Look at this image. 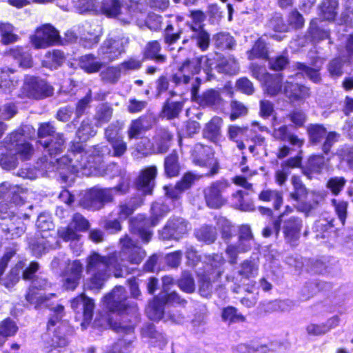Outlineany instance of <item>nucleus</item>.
<instances>
[{
	"instance_id": "nucleus-1",
	"label": "nucleus",
	"mask_w": 353,
	"mask_h": 353,
	"mask_svg": "<svg viewBox=\"0 0 353 353\" xmlns=\"http://www.w3.org/2000/svg\"><path fill=\"white\" fill-rule=\"evenodd\" d=\"M121 251L107 256L92 251L86 258L85 271L90 276L87 285L92 290H100L113 273L116 277L121 276L125 261L132 264H139L145 256V251L132 239L125 235L120 239Z\"/></svg>"
},
{
	"instance_id": "nucleus-2",
	"label": "nucleus",
	"mask_w": 353,
	"mask_h": 353,
	"mask_svg": "<svg viewBox=\"0 0 353 353\" xmlns=\"http://www.w3.org/2000/svg\"><path fill=\"white\" fill-rule=\"evenodd\" d=\"M109 144L111 149L107 145H97L85 150L81 143H72L68 153L59 160V166L67 168L72 172H77L85 166L97 168L103 161L104 155L120 158L128 149L127 143L123 137Z\"/></svg>"
},
{
	"instance_id": "nucleus-3",
	"label": "nucleus",
	"mask_w": 353,
	"mask_h": 353,
	"mask_svg": "<svg viewBox=\"0 0 353 353\" xmlns=\"http://www.w3.org/2000/svg\"><path fill=\"white\" fill-rule=\"evenodd\" d=\"M49 285L46 279L41 278H36L32 281L31 286L26 294V300L30 303L34 304L35 307H48L51 311L52 316L48 323V329L50 330L59 322L64 314V307L59 304L55 303L52 299H55V294H49L43 295L39 291L45 290Z\"/></svg>"
},
{
	"instance_id": "nucleus-4",
	"label": "nucleus",
	"mask_w": 353,
	"mask_h": 353,
	"mask_svg": "<svg viewBox=\"0 0 353 353\" xmlns=\"http://www.w3.org/2000/svg\"><path fill=\"white\" fill-rule=\"evenodd\" d=\"M127 301V296L124 288L122 286H117L108 294L104 296L103 303L105 307L112 312H119L116 314L114 317L109 319V323L110 321L114 322L123 323L121 320L123 316H125V323L123 324H128L130 319H134V316H137L135 323L138 321V314L137 305L132 307L128 306Z\"/></svg>"
},
{
	"instance_id": "nucleus-5",
	"label": "nucleus",
	"mask_w": 353,
	"mask_h": 353,
	"mask_svg": "<svg viewBox=\"0 0 353 353\" xmlns=\"http://www.w3.org/2000/svg\"><path fill=\"white\" fill-rule=\"evenodd\" d=\"M201 68V59H185L178 67L177 71L172 75L171 80L176 85H188L190 83L191 94L196 97L201 81L194 75L198 74Z\"/></svg>"
},
{
	"instance_id": "nucleus-6",
	"label": "nucleus",
	"mask_w": 353,
	"mask_h": 353,
	"mask_svg": "<svg viewBox=\"0 0 353 353\" xmlns=\"http://www.w3.org/2000/svg\"><path fill=\"white\" fill-rule=\"evenodd\" d=\"M169 211L170 208L168 204L159 202L154 203L151 207V217L150 219L139 216L131 221L130 228L132 232L137 233L145 243L149 242L152 233L148 226H155Z\"/></svg>"
},
{
	"instance_id": "nucleus-7",
	"label": "nucleus",
	"mask_w": 353,
	"mask_h": 353,
	"mask_svg": "<svg viewBox=\"0 0 353 353\" xmlns=\"http://www.w3.org/2000/svg\"><path fill=\"white\" fill-rule=\"evenodd\" d=\"M40 143L46 148L50 157L57 155L61 153L65 148V139L63 135L61 133H56L50 141H40ZM62 157L54 160L52 157L48 161L46 157L41 159L42 165H38V168L41 170H52L54 169L60 171L61 174H65V172H69L71 174H75L76 172H70L67 168H61L59 166V160Z\"/></svg>"
},
{
	"instance_id": "nucleus-8",
	"label": "nucleus",
	"mask_w": 353,
	"mask_h": 353,
	"mask_svg": "<svg viewBox=\"0 0 353 353\" xmlns=\"http://www.w3.org/2000/svg\"><path fill=\"white\" fill-rule=\"evenodd\" d=\"M125 316L122 317L121 320L123 321V323L120 321L117 322V321L112 322L110 321V327L119 334H125L126 338L119 339L112 346V349L108 352V353H128L129 347L135 339L134 336V330L137 316H134L133 320L130 319L128 324L124 325L123 323H125Z\"/></svg>"
},
{
	"instance_id": "nucleus-9",
	"label": "nucleus",
	"mask_w": 353,
	"mask_h": 353,
	"mask_svg": "<svg viewBox=\"0 0 353 353\" xmlns=\"http://www.w3.org/2000/svg\"><path fill=\"white\" fill-rule=\"evenodd\" d=\"M54 94V88L45 79L34 76H26L23 81V97L40 100Z\"/></svg>"
},
{
	"instance_id": "nucleus-10",
	"label": "nucleus",
	"mask_w": 353,
	"mask_h": 353,
	"mask_svg": "<svg viewBox=\"0 0 353 353\" xmlns=\"http://www.w3.org/2000/svg\"><path fill=\"white\" fill-rule=\"evenodd\" d=\"M309 141L311 143L317 145L324 141L322 150L327 154L332 145L338 141L339 134L334 132H327L323 125L310 124L307 127Z\"/></svg>"
},
{
	"instance_id": "nucleus-11",
	"label": "nucleus",
	"mask_w": 353,
	"mask_h": 353,
	"mask_svg": "<svg viewBox=\"0 0 353 353\" xmlns=\"http://www.w3.org/2000/svg\"><path fill=\"white\" fill-rule=\"evenodd\" d=\"M112 190L110 188H92L85 194L81 205L83 208L92 210H98L105 203L112 201Z\"/></svg>"
},
{
	"instance_id": "nucleus-12",
	"label": "nucleus",
	"mask_w": 353,
	"mask_h": 353,
	"mask_svg": "<svg viewBox=\"0 0 353 353\" xmlns=\"http://www.w3.org/2000/svg\"><path fill=\"white\" fill-rule=\"evenodd\" d=\"M31 44L36 49L46 48L59 42V32L50 24H45L37 28L34 34L30 36Z\"/></svg>"
},
{
	"instance_id": "nucleus-13",
	"label": "nucleus",
	"mask_w": 353,
	"mask_h": 353,
	"mask_svg": "<svg viewBox=\"0 0 353 353\" xmlns=\"http://www.w3.org/2000/svg\"><path fill=\"white\" fill-rule=\"evenodd\" d=\"M229 186L226 181L221 180L212 183L204 189L203 193L207 205L210 208L217 209L226 202L223 193Z\"/></svg>"
},
{
	"instance_id": "nucleus-14",
	"label": "nucleus",
	"mask_w": 353,
	"mask_h": 353,
	"mask_svg": "<svg viewBox=\"0 0 353 353\" xmlns=\"http://www.w3.org/2000/svg\"><path fill=\"white\" fill-rule=\"evenodd\" d=\"M165 305L161 299H159V296H155L152 301H151L148 307H146V314L148 318L153 321H160L164 319L165 321L169 320L172 321L175 323H181L183 321V316L179 314H170L165 316L164 314Z\"/></svg>"
},
{
	"instance_id": "nucleus-15",
	"label": "nucleus",
	"mask_w": 353,
	"mask_h": 353,
	"mask_svg": "<svg viewBox=\"0 0 353 353\" xmlns=\"http://www.w3.org/2000/svg\"><path fill=\"white\" fill-rule=\"evenodd\" d=\"M189 229L188 223L185 219L180 217H174L169 219L160 235L163 239H173L179 240L187 234Z\"/></svg>"
},
{
	"instance_id": "nucleus-16",
	"label": "nucleus",
	"mask_w": 353,
	"mask_h": 353,
	"mask_svg": "<svg viewBox=\"0 0 353 353\" xmlns=\"http://www.w3.org/2000/svg\"><path fill=\"white\" fill-rule=\"evenodd\" d=\"M71 307L77 313L82 312L83 319L81 325L83 329H85L92 319L94 301L85 294H81L71 301Z\"/></svg>"
},
{
	"instance_id": "nucleus-17",
	"label": "nucleus",
	"mask_w": 353,
	"mask_h": 353,
	"mask_svg": "<svg viewBox=\"0 0 353 353\" xmlns=\"http://www.w3.org/2000/svg\"><path fill=\"white\" fill-rule=\"evenodd\" d=\"M124 52L122 42L119 39H107L98 50L99 58L105 64L113 61Z\"/></svg>"
},
{
	"instance_id": "nucleus-18",
	"label": "nucleus",
	"mask_w": 353,
	"mask_h": 353,
	"mask_svg": "<svg viewBox=\"0 0 353 353\" xmlns=\"http://www.w3.org/2000/svg\"><path fill=\"white\" fill-rule=\"evenodd\" d=\"M157 174V168L154 165L141 170L135 181L137 189L144 195L151 194L154 187Z\"/></svg>"
},
{
	"instance_id": "nucleus-19",
	"label": "nucleus",
	"mask_w": 353,
	"mask_h": 353,
	"mask_svg": "<svg viewBox=\"0 0 353 353\" xmlns=\"http://www.w3.org/2000/svg\"><path fill=\"white\" fill-rule=\"evenodd\" d=\"M302 228V220L298 217L292 216L285 220L282 230L285 242L292 246L296 245L301 236Z\"/></svg>"
},
{
	"instance_id": "nucleus-20",
	"label": "nucleus",
	"mask_w": 353,
	"mask_h": 353,
	"mask_svg": "<svg viewBox=\"0 0 353 353\" xmlns=\"http://www.w3.org/2000/svg\"><path fill=\"white\" fill-rule=\"evenodd\" d=\"M21 137L20 133H12L10 136V142L12 145L17 146L16 152L13 153L12 150L0 155V166L4 170H12L17 167L18 159L17 155H21V149L18 143Z\"/></svg>"
},
{
	"instance_id": "nucleus-21",
	"label": "nucleus",
	"mask_w": 353,
	"mask_h": 353,
	"mask_svg": "<svg viewBox=\"0 0 353 353\" xmlns=\"http://www.w3.org/2000/svg\"><path fill=\"white\" fill-rule=\"evenodd\" d=\"M123 171H125V170H122L117 163H111L104 167L102 162L97 168L85 166L79 169L77 173L81 172L82 174L88 176L94 174L100 176L114 178L117 176L121 175V172Z\"/></svg>"
},
{
	"instance_id": "nucleus-22",
	"label": "nucleus",
	"mask_w": 353,
	"mask_h": 353,
	"mask_svg": "<svg viewBox=\"0 0 353 353\" xmlns=\"http://www.w3.org/2000/svg\"><path fill=\"white\" fill-rule=\"evenodd\" d=\"M199 94V92H197ZM198 103L202 107L212 108L213 109L219 108L223 103V99L221 96L219 90L214 89H209L203 92L201 95L196 94V97H193Z\"/></svg>"
},
{
	"instance_id": "nucleus-23",
	"label": "nucleus",
	"mask_w": 353,
	"mask_h": 353,
	"mask_svg": "<svg viewBox=\"0 0 353 353\" xmlns=\"http://www.w3.org/2000/svg\"><path fill=\"white\" fill-rule=\"evenodd\" d=\"M52 248L49 236L42 233H37L28 239V248L32 254L38 257L47 252Z\"/></svg>"
},
{
	"instance_id": "nucleus-24",
	"label": "nucleus",
	"mask_w": 353,
	"mask_h": 353,
	"mask_svg": "<svg viewBox=\"0 0 353 353\" xmlns=\"http://www.w3.org/2000/svg\"><path fill=\"white\" fill-rule=\"evenodd\" d=\"M254 243L238 238L236 243L229 244L226 249L225 253L228 257L229 263L235 264L237 262L238 254L248 252L251 250Z\"/></svg>"
},
{
	"instance_id": "nucleus-25",
	"label": "nucleus",
	"mask_w": 353,
	"mask_h": 353,
	"mask_svg": "<svg viewBox=\"0 0 353 353\" xmlns=\"http://www.w3.org/2000/svg\"><path fill=\"white\" fill-rule=\"evenodd\" d=\"M283 92L292 101L304 99L309 97L308 88L293 81L287 80L283 86Z\"/></svg>"
},
{
	"instance_id": "nucleus-26",
	"label": "nucleus",
	"mask_w": 353,
	"mask_h": 353,
	"mask_svg": "<svg viewBox=\"0 0 353 353\" xmlns=\"http://www.w3.org/2000/svg\"><path fill=\"white\" fill-rule=\"evenodd\" d=\"M194 162L201 167H211L214 165L213 152L210 147L197 144L194 148Z\"/></svg>"
},
{
	"instance_id": "nucleus-27",
	"label": "nucleus",
	"mask_w": 353,
	"mask_h": 353,
	"mask_svg": "<svg viewBox=\"0 0 353 353\" xmlns=\"http://www.w3.org/2000/svg\"><path fill=\"white\" fill-rule=\"evenodd\" d=\"M161 50V46L158 41H149L143 50V57L146 59L153 60L159 64L165 63L167 61V57L160 54Z\"/></svg>"
},
{
	"instance_id": "nucleus-28",
	"label": "nucleus",
	"mask_w": 353,
	"mask_h": 353,
	"mask_svg": "<svg viewBox=\"0 0 353 353\" xmlns=\"http://www.w3.org/2000/svg\"><path fill=\"white\" fill-rule=\"evenodd\" d=\"M141 336L143 338L150 339L152 343L158 345L161 349L165 347L168 343L164 335L157 331L152 323H148L143 326Z\"/></svg>"
},
{
	"instance_id": "nucleus-29",
	"label": "nucleus",
	"mask_w": 353,
	"mask_h": 353,
	"mask_svg": "<svg viewBox=\"0 0 353 353\" xmlns=\"http://www.w3.org/2000/svg\"><path fill=\"white\" fill-rule=\"evenodd\" d=\"M192 33L190 36L191 39L194 41L199 49L202 52L206 51L210 46V37L209 33L204 30L203 26H190Z\"/></svg>"
},
{
	"instance_id": "nucleus-30",
	"label": "nucleus",
	"mask_w": 353,
	"mask_h": 353,
	"mask_svg": "<svg viewBox=\"0 0 353 353\" xmlns=\"http://www.w3.org/2000/svg\"><path fill=\"white\" fill-rule=\"evenodd\" d=\"M104 65L105 63L99 57H96L92 54L83 55L79 60V67L89 74L99 72Z\"/></svg>"
},
{
	"instance_id": "nucleus-31",
	"label": "nucleus",
	"mask_w": 353,
	"mask_h": 353,
	"mask_svg": "<svg viewBox=\"0 0 353 353\" xmlns=\"http://www.w3.org/2000/svg\"><path fill=\"white\" fill-rule=\"evenodd\" d=\"M151 127V123L146 117H140L133 119L128 128V137L130 140L137 139L139 137Z\"/></svg>"
},
{
	"instance_id": "nucleus-32",
	"label": "nucleus",
	"mask_w": 353,
	"mask_h": 353,
	"mask_svg": "<svg viewBox=\"0 0 353 353\" xmlns=\"http://www.w3.org/2000/svg\"><path fill=\"white\" fill-rule=\"evenodd\" d=\"M121 4L119 0H104L101 6V10L103 14L110 17H118V19L124 23H128L130 21V17H122Z\"/></svg>"
},
{
	"instance_id": "nucleus-33",
	"label": "nucleus",
	"mask_w": 353,
	"mask_h": 353,
	"mask_svg": "<svg viewBox=\"0 0 353 353\" xmlns=\"http://www.w3.org/2000/svg\"><path fill=\"white\" fill-rule=\"evenodd\" d=\"M59 236L65 241H70V247L74 254L79 256L81 252L82 245L79 242L80 235L71 228H60L58 230Z\"/></svg>"
},
{
	"instance_id": "nucleus-34",
	"label": "nucleus",
	"mask_w": 353,
	"mask_h": 353,
	"mask_svg": "<svg viewBox=\"0 0 353 353\" xmlns=\"http://www.w3.org/2000/svg\"><path fill=\"white\" fill-rule=\"evenodd\" d=\"M323 64V61L321 58H316L313 63L314 68H310L302 63H296V68L305 74L311 81L314 83H318L321 81V75L319 70Z\"/></svg>"
},
{
	"instance_id": "nucleus-35",
	"label": "nucleus",
	"mask_w": 353,
	"mask_h": 353,
	"mask_svg": "<svg viewBox=\"0 0 353 353\" xmlns=\"http://www.w3.org/2000/svg\"><path fill=\"white\" fill-rule=\"evenodd\" d=\"M349 58L347 57H339L332 59L327 65L330 75L333 78L341 77L345 70V67L349 65Z\"/></svg>"
},
{
	"instance_id": "nucleus-36",
	"label": "nucleus",
	"mask_w": 353,
	"mask_h": 353,
	"mask_svg": "<svg viewBox=\"0 0 353 353\" xmlns=\"http://www.w3.org/2000/svg\"><path fill=\"white\" fill-rule=\"evenodd\" d=\"M144 201L143 196L132 198L128 202L121 203L119 207L118 216L121 220L126 219L135 209L140 207Z\"/></svg>"
},
{
	"instance_id": "nucleus-37",
	"label": "nucleus",
	"mask_w": 353,
	"mask_h": 353,
	"mask_svg": "<svg viewBox=\"0 0 353 353\" xmlns=\"http://www.w3.org/2000/svg\"><path fill=\"white\" fill-rule=\"evenodd\" d=\"M172 135L166 129H159L153 139L158 153H165L170 147Z\"/></svg>"
},
{
	"instance_id": "nucleus-38",
	"label": "nucleus",
	"mask_w": 353,
	"mask_h": 353,
	"mask_svg": "<svg viewBox=\"0 0 353 353\" xmlns=\"http://www.w3.org/2000/svg\"><path fill=\"white\" fill-rule=\"evenodd\" d=\"M339 7V0H323L319 6L320 16L325 20L333 21Z\"/></svg>"
},
{
	"instance_id": "nucleus-39",
	"label": "nucleus",
	"mask_w": 353,
	"mask_h": 353,
	"mask_svg": "<svg viewBox=\"0 0 353 353\" xmlns=\"http://www.w3.org/2000/svg\"><path fill=\"white\" fill-rule=\"evenodd\" d=\"M282 76L281 74H266L265 77V90L270 96H276L282 88Z\"/></svg>"
},
{
	"instance_id": "nucleus-40",
	"label": "nucleus",
	"mask_w": 353,
	"mask_h": 353,
	"mask_svg": "<svg viewBox=\"0 0 353 353\" xmlns=\"http://www.w3.org/2000/svg\"><path fill=\"white\" fill-rule=\"evenodd\" d=\"M212 41L215 47L221 50H231L236 45L234 37L226 32H220L214 34Z\"/></svg>"
},
{
	"instance_id": "nucleus-41",
	"label": "nucleus",
	"mask_w": 353,
	"mask_h": 353,
	"mask_svg": "<svg viewBox=\"0 0 353 353\" xmlns=\"http://www.w3.org/2000/svg\"><path fill=\"white\" fill-rule=\"evenodd\" d=\"M164 170L167 176L174 177L179 174L180 165L179 156L176 151H172L164 160Z\"/></svg>"
},
{
	"instance_id": "nucleus-42",
	"label": "nucleus",
	"mask_w": 353,
	"mask_h": 353,
	"mask_svg": "<svg viewBox=\"0 0 353 353\" xmlns=\"http://www.w3.org/2000/svg\"><path fill=\"white\" fill-rule=\"evenodd\" d=\"M215 68L219 72L236 74L239 70V63L233 57H223L219 61Z\"/></svg>"
},
{
	"instance_id": "nucleus-43",
	"label": "nucleus",
	"mask_w": 353,
	"mask_h": 353,
	"mask_svg": "<svg viewBox=\"0 0 353 353\" xmlns=\"http://www.w3.org/2000/svg\"><path fill=\"white\" fill-rule=\"evenodd\" d=\"M291 183L293 190L290 193V197L296 201L305 199L308 191L300 177L296 175L292 176Z\"/></svg>"
},
{
	"instance_id": "nucleus-44",
	"label": "nucleus",
	"mask_w": 353,
	"mask_h": 353,
	"mask_svg": "<svg viewBox=\"0 0 353 353\" xmlns=\"http://www.w3.org/2000/svg\"><path fill=\"white\" fill-rule=\"evenodd\" d=\"M222 119L219 117H214L205 125L204 133L206 137L215 141L221 133Z\"/></svg>"
},
{
	"instance_id": "nucleus-45",
	"label": "nucleus",
	"mask_w": 353,
	"mask_h": 353,
	"mask_svg": "<svg viewBox=\"0 0 353 353\" xmlns=\"http://www.w3.org/2000/svg\"><path fill=\"white\" fill-rule=\"evenodd\" d=\"M259 199L264 202H273L274 208L279 209L283 203L282 194L276 190H264L259 195Z\"/></svg>"
},
{
	"instance_id": "nucleus-46",
	"label": "nucleus",
	"mask_w": 353,
	"mask_h": 353,
	"mask_svg": "<svg viewBox=\"0 0 353 353\" xmlns=\"http://www.w3.org/2000/svg\"><path fill=\"white\" fill-rule=\"evenodd\" d=\"M199 292L201 296L207 297L212 289V282L219 277L206 272H199Z\"/></svg>"
},
{
	"instance_id": "nucleus-47",
	"label": "nucleus",
	"mask_w": 353,
	"mask_h": 353,
	"mask_svg": "<svg viewBox=\"0 0 353 353\" xmlns=\"http://www.w3.org/2000/svg\"><path fill=\"white\" fill-rule=\"evenodd\" d=\"M196 238L208 244L212 243L216 239V232L214 228L212 226H202L194 232Z\"/></svg>"
},
{
	"instance_id": "nucleus-48",
	"label": "nucleus",
	"mask_w": 353,
	"mask_h": 353,
	"mask_svg": "<svg viewBox=\"0 0 353 353\" xmlns=\"http://www.w3.org/2000/svg\"><path fill=\"white\" fill-rule=\"evenodd\" d=\"M121 72L119 65L110 66L101 71L100 77L103 81L110 84H115L120 79Z\"/></svg>"
},
{
	"instance_id": "nucleus-49",
	"label": "nucleus",
	"mask_w": 353,
	"mask_h": 353,
	"mask_svg": "<svg viewBox=\"0 0 353 353\" xmlns=\"http://www.w3.org/2000/svg\"><path fill=\"white\" fill-rule=\"evenodd\" d=\"M241 166V170L243 174L234 176L232 179V181L236 185L241 186L246 190H250L252 185L248 182V179L255 175L256 172L250 170L249 168L245 165Z\"/></svg>"
},
{
	"instance_id": "nucleus-50",
	"label": "nucleus",
	"mask_w": 353,
	"mask_h": 353,
	"mask_svg": "<svg viewBox=\"0 0 353 353\" xmlns=\"http://www.w3.org/2000/svg\"><path fill=\"white\" fill-rule=\"evenodd\" d=\"M113 109L108 104H101L97 108V111L94 115V119L96 121V125L101 126L104 123L110 121L112 117Z\"/></svg>"
},
{
	"instance_id": "nucleus-51",
	"label": "nucleus",
	"mask_w": 353,
	"mask_h": 353,
	"mask_svg": "<svg viewBox=\"0 0 353 353\" xmlns=\"http://www.w3.org/2000/svg\"><path fill=\"white\" fill-rule=\"evenodd\" d=\"M319 22L318 19H313L308 29V34L314 41H319L329 37V32L323 28Z\"/></svg>"
},
{
	"instance_id": "nucleus-52",
	"label": "nucleus",
	"mask_w": 353,
	"mask_h": 353,
	"mask_svg": "<svg viewBox=\"0 0 353 353\" xmlns=\"http://www.w3.org/2000/svg\"><path fill=\"white\" fill-rule=\"evenodd\" d=\"M248 59L250 60L254 59H267L268 48L266 43L262 38L259 39L254 43L252 48L248 51Z\"/></svg>"
},
{
	"instance_id": "nucleus-53",
	"label": "nucleus",
	"mask_w": 353,
	"mask_h": 353,
	"mask_svg": "<svg viewBox=\"0 0 353 353\" xmlns=\"http://www.w3.org/2000/svg\"><path fill=\"white\" fill-rule=\"evenodd\" d=\"M46 60L43 61V65L51 69H56L64 61L63 53L58 50L48 52L46 55Z\"/></svg>"
},
{
	"instance_id": "nucleus-54",
	"label": "nucleus",
	"mask_w": 353,
	"mask_h": 353,
	"mask_svg": "<svg viewBox=\"0 0 353 353\" xmlns=\"http://www.w3.org/2000/svg\"><path fill=\"white\" fill-rule=\"evenodd\" d=\"M96 134L97 131L89 119L83 120L77 132L78 138L82 141L88 140L90 137L95 136Z\"/></svg>"
},
{
	"instance_id": "nucleus-55",
	"label": "nucleus",
	"mask_w": 353,
	"mask_h": 353,
	"mask_svg": "<svg viewBox=\"0 0 353 353\" xmlns=\"http://www.w3.org/2000/svg\"><path fill=\"white\" fill-rule=\"evenodd\" d=\"M183 106V101H173L168 99L163 108L164 117L168 119L176 117L182 110Z\"/></svg>"
},
{
	"instance_id": "nucleus-56",
	"label": "nucleus",
	"mask_w": 353,
	"mask_h": 353,
	"mask_svg": "<svg viewBox=\"0 0 353 353\" xmlns=\"http://www.w3.org/2000/svg\"><path fill=\"white\" fill-rule=\"evenodd\" d=\"M222 319L225 322L229 323H235L245 321V317L238 312L237 310L232 307L228 306L223 310Z\"/></svg>"
},
{
	"instance_id": "nucleus-57",
	"label": "nucleus",
	"mask_w": 353,
	"mask_h": 353,
	"mask_svg": "<svg viewBox=\"0 0 353 353\" xmlns=\"http://www.w3.org/2000/svg\"><path fill=\"white\" fill-rule=\"evenodd\" d=\"M210 265L212 268L211 271L207 270L206 272L213 274L215 276L219 277L223 273L222 265L225 263V259L222 254H213L209 256Z\"/></svg>"
},
{
	"instance_id": "nucleus-58",
	"label": "nucleus",
	"mask_w": 353,
	"mask_h": 353,
	"mask_svg": "<svg viewBox=\"0 0 353 353\" xmlns=\"http://www.w3.org/2000/svg\"><path fill=\"white\" fill-rule=\"evenodd\" d=\"M325 165V158L322 155H313L309 158L306 169L310 173L320 174Z\"/></svg>"
},
{
	"instance_id": "nucleus-59",
	"label": "nucleus",
	"mask_w": 353,
	"mask_h": 353,
	"mask_svg": "<svg viewBox=\"0 0 353 353\" xmlns=\"http://www.w3.org/2000/svg\"><path fill=\"white\" fill-rule=\"evenodd\" d=\"M63 328L59 327V330L54 334L50 343V346L53 348L48 352V353H59L57 347H63L68 345V341L67 337L62 334Z\"/></svg>"
},
{
	"instance_id": "nucleus-60",
	"label": "nucleus",
	"mask_w": 353,
	"mask_h": 353,
	"mask_svg": "<svg viewBox=\"0 0 353 353\" xmlns=\"http://www.w3.org/2000/svg\"><path fill=\"white\" fill-rule=\"evenodd\" d=\"M120 176V181L117 185L114 188H110L112 190V194H126L130 189L131 178L130 176L127 172L125 170L121 172V175Z\"/></svg>"
},
{
	"instance_id": "nucleus-61",
	"label": "nucleus",
	"mask_w": 353,
	"mask_h": 353,
	"mask_svg": "<svg viewBox=\"0 0 353 353\" xmlns=\"http://www.w3.org/2000/svg\"><path fill=\"white\" fill-rule=\"evenodd\" d=\"M178 286L186 293H192L195 290V283L192 274L188 272H183L178 280Z\"/></svg>"
},
{
	"instance_id": "nucleus-62",
	"label": "nucleus",
	"mask_w": 353,
	"mask_h": 353,
	"mask_svg": "<svg viewBox=\"0 0 353 353\" xmlns=\"http://www.w3.org/2000/svg\"><path fill=\"white\" fill-rule=\"evenodd\" d=\"M159 296V299H161L164 305H179L181 306H184L186 303V301L182 298L176 292H172L169 293L166 292H160Z\"/></svg>"
},
{
	"instance_id": "nucleus-63",
	"label": "nucleus",
	"mask_w": 353,
	"mask_h": 353,
	"mask_svg": "<svg viewBox=\"0 0 353 353\" xmlns=\"http://www.w3.org/2000/svg\"><path fill=\"white\" fill-rule=\"evenodd\" d=\"M239 274L244 279H251L258 274L257 265L250 261H245L241 265V269Z\"/></svg>"
},
{
	"instance_id": "nucleus-64",
	"label": "nucleus",
	"mask_w": 353,
	"mask_h": 353,
	"mask_svg": "<svg viewBox=\"0 0 353 353\" xmlns=\"http://www.w3.org/2000/svg\"><path fill=\"white\" fill-rule=\"evenodd\" d=\"M13 26L9 23H1L0 32L2 37V41L5 44L15 42L19 37L13 33Z\"/></svg>"
}]
</instances>
